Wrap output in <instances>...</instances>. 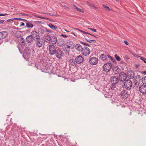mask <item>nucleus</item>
I'll return each mask as SVG.
<instances>
[{
	"label": "nucleus",
	"mask_w": 146,
	"mask_h": 146,
	"mask_svg": "<svg viewBox=\"0 0 146 146\" xmlns=\"http://www.w3.org/2000/svg\"><path fill=\"white\" fill-rule=\"evenodd\" d=\"M139 85V83L138 82H135L134 83V87L135 88H137L138 87V86Z\"/></svg>",
	"instance_id": "obj_37"
},
{
	"label": "nucleus",
	"mask_w": 146,
	"mask_h": 146,
	"mask_svg": "<svg viewBox=\"0 0 146 146\" xmlns=\"http://www.w3.org/2000/svg\"><path fill=\"white\" fill-rule=\"evenodd\" d=\"M114 57L115 58L116 60L118 61H120L121 60L120 58L118 55L115 54L114 55Z\"/></svg>",
	"instance_id": "obj_32"
},
{
	"label": "nucleus",
	"mask_w": 146,
	"mask_h": 146,
	"mask_svg": "<svg viewBox=\"0 0 146 146\" xmlns=\"http://www.w3.org/2000/svg\"><path fill=\"white\" fill-rule=\"evenodd\" d=\"M139 90L141 93L145 94L146 93V85L142 84L139 87Z\"/></svg>",
	"instance_id": "obj_15"
},
{
	"label": "nucleus",
	"mask_w": 146,
	"mask_h": 146,
	"mask_svg": "<svg viewBox=\"0 0 146 146\" xmlns=\"http://www.w3.org/2000/svg\"><path fill=\"white\" fill-rule=\"evenodd\" d=\"M7 15V14L6 13H5V14L0 13V16H5L6 15Z\"/></svg>",
	"instance_id": "obj_54"
},
{
	"label": "nucleus",
	"mask_w": 146,
	"mask_h": 146,
	"mask_svg": "<svg viewBox=\"0 0 146 146\" xmlns=\"http://www.w3.org/2000/svg\"><path fill=\"white\" fill-rule=\"evenodd\" d=\"M138 57L140 58V60H142L146 64V58L140 56H139Z\"/></svg>",
	"instance_id": "obj_36"
},
{
	"label": "nucleus",
	"mask_w": 146,
	"mask_h": 146,
	"mask_svg": "<svg viewBox=\"0 0 146 146\" xmlns=\"http://www.w3.org/2000/svg\"><path fill=\"white\" fill-rule=\"evenodd\" d=\"M49 15L51 16H56V15L55 14H52L51 13H49Z\"/></svg>",
	"instance_id": "obj_53"
},
{
	"label": "nucleus",
	"mask_w": 146,
	"mask_h": 146,
	"mask_svg": "<svg viewBox=\"0 0 146 146\" xmlns=\"http://www.w3.org/2000/svg\"><path fill=\"white\" fill-rule=\"evenodd\" d=\"M32 36V37L33 38L34 40H36V39L38 38L39 37H40L39 34L36 31H32L31 33Z\"/></svg>",
	"instance_id": "obj_9"
},
{
	"label": "nucleus",
	"mask_w": 146,
	"mask_h": 146,
	"mask_svg": "<svg viewBox=\"0 0 146 146\" xmlns=\"http://www.w3.org/2000/svg\"><path fill=\"white\" fill-rule=\"evenodd\" d=\"M127 75L129 76V79L130 80L134 77V72L132 70H130L127 72Z\"/></svg>",
	"instance_id": "obj_16"
},
{
	"label": "nucleus",
	"mask_w": 146,
	"mask_h": 146,
	"mask_svg": "<svg viewBox=\"0 0 146 146\" xmlns=\"http://www.w3.org/2000/svg\"><path fill=\"white\" fill-rule=\"evenodd\" d=\"M58 36L56 34H50L48 33L43 36V38L46 42L49 43L54 45L58 42L57 36Z\"/></svg>",
	"instance_id": "obj_2"
},
{
	"label": "nucleus",
	"mask_w": 146,
	"mask_h": 146,
	"mask_svg": "<svg viewBox=\"0 0 146 146\" xmlns=\"http://www.w3.org/2000/svg\"><path fill=\"white\" fill-rule=\"evenodd\" d=\"M125 57L127 59H130V58L127 55H125Z\"/></svg>",
	"instance_id": "obj_61"
},
{
	"label": "nucleus",
	"mask_w": 146,
	"mask_h": 146,
	"mask_svg": "<svg viewBox=\"0 0 146 146\" xmlns=\"http://www.w3.org/2000/svg\"><path fill=\"white\" fill-rule=\"evenodd\" d=\"M17 18V20H21V21H27L26 20V19H22V18Z\"/></svg>",
	"instance_id": "obj_49"
},
{
	"label": "nucleus",
	"mask_w": 146,
	"mask_h": 146,
	"mask_svg": "<svg viewBox=\"0 0 146 146\" xmlns=\"http://www.w3.org/2000/svg\"><path fill=\"white\" fill-rule=\"evenodd\" d=\"M76 29V30L79 31L80 32H82V33H83L84 34H88V35L89 34V33L88 32H85L84 31L80 30V29Z\"/></svg>",
	"instance_id": "obj_33"
},
{
	"label": "nucleus",
	"mask_w": 146,
	"mask_h": 146,
	"mask_svg": "<svg viewBox=\"0 0 146 146\" xmlns=\"http://www.w3.org/2000/svg\"><path fill=\"white\" fill-rule=\"evenodd\" d=\"M19 15H23V16H28V15L27 14H25V13H19Z\"/></svg>",
	"instance_id": "obj_43"
},
{
	"label": "nucleus",
	"mask_w": 146,
	"mask_h": 146,
	"mask_svg": "<svg viewBox=\"0 0 146 146\" xmlns=\"http://www.w3.org/2000/svg\"><path fill=\"white\" fill-rule=\"evenodd\" d=\"M56 43L60 46H62L64 44V42L62 40L58 41V42Z\"/></svg>",
	"instance_id": "obj_28"
},
{
	"label": "nucleus",
	"mask_w": 146,
	"mask_h": 146,
	"mask_svg": "<svg viewBox=\"0 0 146 146\" xmlns=\"http://www.w3.org/2000/svg\"><path fill=\"white\" fill-rule=\"evenodd\" d=\"M17 33H18V35H15V37L16 38L17 40H18V39H19V38H21V37H23L21 34L19 35V33H21V31H18L17 32Z\"/></svg>",
	"instance_id": "obj_25"
},
{
	"label": "nucleus",
	"mask_w": 146,
	"mask_h": 146,
	"mask_svg": "<svg viewBox=\"0 0 146 146\" xmlns=\"http://www.w3.org/2000/svg\"><path fill=\"white\" fill-rule=\"evenodd\" d=\"M74 57L72 58L71 59H70L69 60V63L70 65L74 67H77L78 65L76 62L75 60Z\"/></svg>",
	"instance_id": "obj_11"
},
{
	"label": "nucleus",
	"mask_w": 146,
	"mask_h": 146,
	"mask_svg": "<svg viewBox=\"0 0 146 146\" xmlns=\"http://www.w3.org/2000/svg\"><path fill=\"white\" fill-rule=\"evenodd\" d=\"M80 42H81V43L82 44H83L84 45V47H86V43H85L84 42H82V41H80Z\"/></svg>",
	"instance_id": "obj_51"
},
{
	"label": "nucleus",
	"mask_w": 146,
	"mask_h": 146,
	"mask_svg": "<svg viewBox=\"0 0 146 146\" xmlns=\"http://www.w3.org/2000/svg\"><path fill=\"white\" fill-rule=\"evenodd\" d=\"M48 26L53 30L56 29L57 27L55 25H53L52 23H49L48 25Z\"/></svg>",
	"instance_id": "obj_24"
},
{
	"label": "nucleus",
	"mask_w": 146,
	"mask_h": 146,
	"mask_svg": "<svg viewBox=\"0 0 146 146\" xmlns=\"http://www.w3.org/2000/svg\"><path fill=\"white\" fill-rule=\"evenodd\" d=\"M73 44V46L72 47H75L77 51H81L82 52L83 48L81 45L78 44H76L74 43Z\"/></svg>",
	"instance_id": "obj_17"
},
{
	"label": "nucleus",
	"mask_w": 146,
	"mask_h": 146,
	"mask_svg": "<svg viewBox=\"0 0 146 146\" xmlns=\"http://www.w3.org/2000/svg\"><path fill=\"white\" fill-rule=\"evenodd\" d=\"M93 8L94 9H96H96H98V8L97 7H96V6H95L94 5V7H93Z\"/></svg>",
	"instance_id": "obj_63"
},
{
	"label": "nucleus",
	"mask_w": 146,
	"mask_h": 146,
	"mask_svg": "<svg viewBox=\"0 0 146 146\" xmlns=\"http://www.w3.org/2000/svg\"><path fill=\"white\" fill-rule=\"evenodd\" d=\"M48 50L50 55H55L56 56L58 59L61 58L62 56L63 52L59 48L56 47L55 45L53 44L49 45Z\"/></svg>",
	"instance_id": "obj_1"
},
{
	"label": "nucleus",
	"mask_w": 146,
	"mask_h": 146,
	"mask_svg": "<svg viewBox=\"0 0 146 146\" xmlns=\"http://www.w3.org/2000/svg\"><path fill=\"white\" fill-rule=\"evenodd\" d=\"M38 33L42 36H44L46 34H48V33H46V28L43 26H41L40 28H38Z\"/></svg>",
	"instance_id": "obj_6"
},
{
	"label": "nucleus",
	"mask_w": 146,
	"mask_h": 146,
	"mask_svg": "<svg viewBox=\"0 0 146 146\" xmlns=\"http://www.w3.org/2000/svg\"><path fill=\"white\" fill-rule=\"evenodd\" d=\"M102 5L106 9V10H111L110 9V8L108 6L104 5V4H103Z\"/></svg>",
	"instance_id": "obj_38"
},
{
	"label": "nucleus",
	"mask_w": 146,
	"mask_h": 146,
	"mask_svg": "<svg viewBox=\"0 0 146 146\" xmlns=\"http://www.w3.org/2000/svg\"><path fill=\"white\" fill-rule=\"evenodd\" d=\"M46 32H49L50 33H52H52H54L53 31H52L48 29L47 28H46Z\"/></svg>",
	"instance_id": "obj_41"
},
{
	"label": "nucleus",
	"mask_w": 146,
	"mask_h": 146,
	"mask_svg": "<svg viewBox=\"0 0 146 146\" xmlns=\"http://www.w3.org/2000/svg\"><path fill=\"white\" fill-rule=\"evenodd\" d=\"M21 39L22 40L21 42V43H20V45L21 46V47L23 48L25 46V40L23 37H21Z\"/></svg>",
	"instance_id": "obj_26"
},
{
	"label": "nucleus",
	"mask_w": 146,
	"mask_h": 146,
	"mask_svg": "<svg viewBox=\"0 0 146 146\" xmlns=\"http://www.w3.org/2000/svg\"><path fill=\"white\" fill-rule=\"evenodd\" d=\"M112 64L111 63H106L103 66V70L106 72H109L112 68Z\"/></svg>",
	"instance_id": "obj_4"
},
{
	"label": "nucleus",
	"mask_w": 146,
	"mask_h": 146,
	"mask_svg": "<svg viewBox=\"0 0 146 146\" xmlns=\"http://www.w3.org/2000/svg\"><path fill=\"white\" fill-rule=\"evenodd\" d=\"M89 62L92 65H96L98 63V59L96 57H92L90 59Z\"/></svg>",
	"instance_id": "obj_14"
},
{
	"label": "nucleus",
	"mask_w": 146,
	"mask_h": 146,
	"mask_svg": "<svg viewBox=\"0 0 146 146\" xmlns=\"http://www.w3.org/2000/svg\"><path fill=\"white\" fill-rule=\"evenodd\" d=\"M60 36L63 37L64 38H67V37H68V35H64V34H61V35H60Z\"/></svg>",
	"instance_id": "obj_46"
},
{
	"label": "nucleus",
	"mask_w": 146,
	"mask_h": 146,
	"mask_svg": "<svg viewBox=\"0 0 146 146\" xmlns=\"http://www.w3.org/2000/svg\"><path fill=\"white\" fill-rule=\"evenodd\" d=\"M127 75L125 72H121L119 74V79L120 81L123 82L127 80Z\"/></svg>",
	"instance_id": "obj_7"
},
{
	"label": "nucleus",
	"mask_w": 146,
	"mask_h": 146,
	"mask_svg": "<svg viewBox=\"0 0 146 146\" xmlns=\"http://www.w3.org/2000/svg\"><path fill=\"white\" fill-rule=\"evenodd\" d=\"M5 20H0V24L2 23H3V22H4Z\"/></svg>",
	"instance_id": "obj_59"
},
{
	"label": "nucleus",
	"mask_w": 146,
	"mask_h": 146,
	"mask_svg": "<svg viewBox=\"0 0 146 146\" xmlns=\"http://www.w3.org/2000/svg\"><path fill=\"white\" fill-rule=\"evenodd\" d=\"M49 68L48 66L46 65L43 67L42 68H40V70H42V72H47V71Z\"/></svg>",
	"instance_id": "obj_22"
},
{
	"label": "nucleus",
	"mask_w": 146,
	"mask_h": 146,
	"mask_svg": "<svg viewBox=\"0 0 146 146\" xmlns=\"http://www.w3.org/2000/svg\"><path fill=\"white\" fill-rule=\"evenodd\" d=\"M21 24L20 25V27L23 26H25V23H24L21 22Z\"/></svg>",
	"instance_id": "obj_57"
},
{
	"label": "nucleus",
	"mask_w": 146,
	"mask_h": 146,
	"mask_svg": "<svg viewBox=\"0 0 146 146\" xmlns=\"http://www.w3.org/2000/svg\"><path fill=\"white\" fill-rule=\"evenodd\" d=\"M135 78L136 79H137V78L139 79V82H140V81L141 80L140 79V77L139 75H137L136 76H135Z\"/></svg>",
	"instance_id": "obj_45"
},
{
	"label": "nucleus",
	"mask_w": 146,
	"mask_h": 146,
	"mask_svg": "<svg viewBox=\"0 0 146 146\" xmlns=\"http://www.w3.org/2000/svg\"><path fill=\"white\" fill-rule=\"evenodd\" d=\"M34 25L30 22L28 21L26 23V27L28 28H32Z\"/></svg>",
	"instance_id": "obj_23"
},
{
	"label": "nucleus",
	"mask_w": 146,
	"mask_h": 146,
	"mask_svg": "<svg viewBox=\"0 0 146 146\" xmlns=\"http://www.w3.org/2000/svg\"><path fill=\"white\" fill-rule=\"evenodd\" d=\"M107 94H108V95L107 94H105V97L107 98H111L112 95V93H108Z\"/></svg>",
	"instance_id": "obj_30"
},
{
	"label": "nucleus",
	"mask_w": 146,
	"mask_h": 146,
	"mask_svg": "<svg viewBox=\"0 0 146 146\" xmlns=\"http://www.w3.org/2000/svg\"><path fill=\"white\" fill-rule=\"evenodd\" d=\"M26 40L27 42L30 43L33 42L34 40L31 35L27 37L26 38Z\"/></svg>",
	"instance_id": "obj_20"
},
{
	"label": "nucleus",
	"mask_w": 146,
	"mask_h": 146,
	"mask_svg": "<svg viewBox=\"0 0 146 146\" xmlns=\"http://www.w3.org/2000/svg\"><path fill=\"white\" fill-rule=\"evenodd\" d=\"M17 40L19 43L20 44V43H21V42L22 40V39H21V37L20 38H19V39H18V40Z\"/></svg>",
	"instance_id": "obj_48"
},
{
	"label": "nucleus",
	"mask_w": 146,
	"mask_h": 146,
	"mask_svg": "<svg viewBox=\"0 0 146 146\" xmlns=\"http://www.w3.org/2000/svg\"><path fill=\"white\" fill-rule=\"evenodd\" d=\"M121 96L123 98L125 99L127 98L129 96V94L128 91L125 90H123L120 93Z\"/></svg>",
	"instance_id": "obj_10"
},
{
	"label": "nucleus",
	"mask_w": 146,
	"mask_h": 146,
	"mask_svg": "<svg viewBox=\"0 0 146 146\" xmlns=\"http://www.w3.org/2000/svg\"><path fill=\"white\" fill-rule=\"evenodd\" d=\"M7 35V32L6 31L0 32V40L5 38Z\"/></svg>",
	"instance_id": "obj_18"
},
{
	"label": "nucleus",
	"mask_w": 146,
	"mask_h": 146,
	"mask_svg": "<svg viewBox=\"0 0 146 146\" xmlns=\"http://www.w3.org/2000/svg\"><path fill=\"white\" fill-rule=\"evenodd\" d=\"M111 82L112 85L111 86H115L118 82L119 79L117 76H113L111 78Z\"/></svg>",
	"instance_id": "obj_8"
},
{
	"label": "nucleus",
	"mask_w": 146,
	"mask_h": 146,
	"mask_svg": "<svg viewBox=\"0 0 146 146\" xmlns=\"http://www.w3.org/2000/svg\"><path fill=\"white\" fill-rule=\"evenodd\" d=\"M90 6V7H94V5H93V4H91V3H89V4H88Z\"/></svg>",
	"instance_id": "obj_58"
},
{
	"label": "nucleus",
	"mask_w": 146,
	"mask_h": 146,
	"mask_svg": "<svg viewBox=\"0 0 146 146\" xmlns=\"http://www.w3.org/2000/svg\"><path fill=\"white\" fill-rule=\"evenodd\" d=\"M100 58L104 61H106L107 59V56L106 54H101L100 55Z\"/></svg>",
	"instance_id": "obj_21"
},
{
	"label": "nucleus",
	"mask_w": 146,
	"mask_h": 146,
	"mask_svg": "<svg viewBox=\"0 0 146 146\" xmlns=\"http://www.w3.org/2000/svg\"><path fill=\"white\" fill-rule=\"evenodd\" d=\"M88 29H89L90 30H91L92 31L94 32H97V31L96 29H94L93 28H88Z\"/></svg>",
	"instance_id": "obj_44"
},
{
	"label": "nucleus",
	"mask_w": 146,
	"mask_h": 146,
	"mask_svg": "<svg viewBox=\"0 0 146 146\" xmlns=\"http://www.w3.org/2000/svg\"><path fill=\"white\" fill-rule=\"evenodd\" d=\"M82 52L84 55L87 56L90 54V50L87 47H84Z\"/></svg>",
	"instance_id": "obj_12"
},
{
	"label": "nucleus",
	"mask_w": 146,
	"mask_h": 146,
	"mask_svg": "<svg viewBox=\"0 0 146 146\" xmlns=\"http://www.w3.org/2000/svg\"><path fill=\"white\" fill-rule=\"evenodd\" d=\"M36 39L35 41L36 45L39 47H42L44 43L43 39L40 37Z\"/></svg>",
	"instance_id": "obj_5"
},
{
	"label": "nucleus",
	"mask_w": 146,
	"mask_h": 146,
	"mask_svg": "<svg viewBox=\"0 0 146 146\" xmlns=\"http://www.w3.org/2000/svg\"><path fill=\"white\" fill-rule=\"evenodd\" d=\"M23 129L22 127L19 126L17 127V130L18 131H20L22 130Z\"/></svg>",
	"instance_id": "obj_39"
},
{
	"label": "nucleus",
	"mask_w": 146,
	"mask_h": 146,
	"mask_svg": "<svg viewBox=\"0 0 146 146\" xmlns=\"http://www.w3.org/2000/svg\"><path fill=\"white\" fill-rule=\"evenodd\" d=\"M17 18H12L9 19H8L6 21H5V22H11V21H14L15 20H17Z\"/></svg>",
	"instance_id": "obj_35"
},
{
	"label": "nucleus",
	"mask_w": 146,
	"mask_h": 146,
	"mask_svg": "<svg viewBox=\"0 0 146 146\" xmlns=\"http://www.w3.org/2000/svg\"><path fill=\"white\" fill-rule=\"evenodd\" d=\"M31 53V50L28 47H25L23 56H28Z\"/></svg>",
	"instance_id": "obj_19"
},
{
	"label": "nucleus",
	"mask_w": 146,
	"mask_h": 146,
	"mask_svg": "<svg viewBox=\"0 0 146 146\" xmlns=\"http://www.w3.org/2000/svg\"><path fill=\"white\" fill-rule=\"evenodd\" d=\"M124 42L125 44H126V45H128V44H129V42H128V41H127V40H125V41H124Z\"/></svg>",
	"instance_id": "obj_55"
},
{
	"label": "nucleus",
	"mask_w": 146,
	"mask_h": 146,
	"mask_svg": "<svg viewBox=\"0 0 146 146\" xmlns=\"http://www.w3.org/2000/svg\"><path fill=\"white\" fill-rule=\"evenodd\" d=\"M135 66L136 68H138L139 66L140 65L139 64H135Z\"/></svg>",
	"instance_id": "obj_62"
},
{
	"label": "nucleus",
	"mask_w": 146,
	"mask_h": 146,
	"mask_svg": "<svg viewBox=\"0 0 146 146\" xmlns=\"http://www.w3.org/2000/svg\"><path fill=\"white\" fill-rule=\"evenodd\" d=\"M141 73L142 74H144V75H146V71H142Z\"/></svg>",
	"instance_id": "obj_60"
},
{
	"label": "nucleus",
	"mask_w": 146,
	"mask_h": 146,
	"mask_svg": "<svg viewBox=\"0 0 146 146\" xmlns=\"http://www.w3.org/2000/svg\"><path fill=\"white\" fill-rule=\"evenodd\" d=\"M34 16L38 18H40V19H46V20H48L50 21V19H49V18H46V17H42L39 16L37 15H35Z\"/></svg>",
	"instance_id": "obj_29"
},
{
	"label": "nucleus",
	"mask_w": 146,
	"mask_h": 146,
	"mask_svg": "<svg viewBox=\"0 0 146 146\" xmlns=\"http://www.w3.org/2000/svg\"><path fill=\"white\" fill-rule=\"evenodd\" d=\"M113 70L118 71L119 70V69L117 66H115L114 68L113 69Z\"/></svg>",
	"instance_id": "obj_42"
},
{
	"label": "nucleus",
	"mask_w": 146,
	"mask_h": 146,
	"mask_svg": "<svg viewBox=\"0 0 146 146\" xmlns=\"http://www.w3.org/2000/svg\"><path fill=\"white\" fill-rule=\"evenodd\" d=\"M75 60H76V63L78 64L82 63L84 61V58L82 56L80 55H79L76 58H74Z\"/></svg>",
	"instance_id": "obj_13"
},
{
	"label": "nucleus",
	"mask_w": 146,
	"mask_h": 146,
	"mask_svg": "<svg viewBox=\"0 0 146 146\" xmlns=\"http://www.w3.org/2000/svg\"><path fill=\"white\" fill-rule=\"evenodd\" d=\"M132 83L130 80L127 79L124 81V83L122 85L123 88H125L128 90H130L132 87Z\"/></svg>",
	"instance_id": "obj_3"
},
{
	"label": "nucleus",
	"mask_w": 146,
	"mask_h": 146,
	"mask_svg": "<svg viewBox=\"0 0 146 146\" xmlns=\"http://www.w3.org/2000/svg\"><path fill=\"white\" fill-rule=\"evenodd\" d=\"M78 11H79V12H81L82 13H84V11L83 10H82L81 9H80L79 8L78 9Z\"/></svg>",
	"instance_id": "obj_47"
},
{
	"label": "nucleus",
	"mask_w": 146,
	"mask_h": 146,
	"mask_svg": "<svg viewBox=\"0 0 146 146\" xmlns=\"http://www.w3.org/2000/svg\"><path fill=\"white\" fill-rule=\"evenodd\" d=\"M35 66L37 68V69H39L40 70V68H42L39 65H38L36 66V65H35Z\"/></svg>",
	"instance_id": "obj_50"
},
{
	"label": "nucleus",
	"mask_w": 146,
	"mask_h": 146,
	"mask_svg": "<svg viewBox=\"0 0 146 146\" xmlns=\"http://www.w3.org/2000/svg\"><path fill=\"white\" fill-rule=\"evenodd\" d=\"M34 23L36 24H39L40 25H41L43 23L42 21H35Z\"/></svg>",
	"instance_id": "obj_34"
},
{
	"label": "nucleus",
	"mask_w": 146,
	"mask_h": 146,
	"mask_svg": "<svg viewBox=\"0 0 146 146\" xmlns=\"http://www.w3.org/2000/svg\"><path fill=\"white\" fill-rule=\"evenodd\" d=\"M85 39L87 41V42H89L90 43H91V42L92 41V40H88L87 39H86V38H85Z\"/></svg>",
	"instance_id": "obj_56"
},
{
	"label": "nucleus",
	"mask_w": 146,
	"mask_h": 146,
	"mask_svg": "<svg viewBox=\"0 0 146 146\" xmlns=\"http://www.w3.org/2000/svg\"><path fill=\"white\" fill-rule=\"evenodd\" d=\"M107 56L108 58H110L111 60L113 62L115 63H117V62L116 61L115 59L112 57L111 56H110V55H108Z\"/></svg>",
	"instance_id": "obj_27"
},
{
	"label": "nucleus",
	"mask_w": 146,
	"mask_h": 146,
	"mask_svg": "<svg viewBox=\"0 0 146 146\" xmlns=\"http://www.w3.org/2000/svg\"><path fill=\"white\" fill-rule=\"evenodd\" d=\"M142 82L144 84H146V76L143 77L142 78Z\"/></svg>",
	"instance_id": "obj_31"
},
{
	"label": "nucleus",
	"mask_w": 146,
	"mask_h": 146,
	"mask_svg": "<svg viewBox=\"0 0 146 146\" xmlns=\"http://www.w3.org/2000/svg\"><path fill=\"white\" fill-rule=\"evenodd\" d=\"M131 53L133 54V55L135 57H138L139 56H138V55L137 54H134L132 52H131Z\"/></svg>",
	"instance_id": "obj_52"
},
{
	"label": "nucleus",
	"mask_w": 146,
	"mask_h": 146,
	"mask_svg": "<svg viewBox=\"0 0 146 146\" xmlns=\"http://www.w3.org/2000/svg\"><path fill=\"white\" fill-rule=\"evenodd\" d=\"M92 41L93 43H96V41L95 40H92Z\"/></svg>",
	"instance_id": "obj_64"
},
{
	"label": "nucleus",
	"mask_w": 146,
	"mask_h": 146,
	"mask_svg": "<svg viewBox=\"0 0 146 146\" xmlns=\"http://www.w3.org/2000/svg\"><path fill=\"white\" fill-rule=\"evenodd\" d=\"M41 135H42V137H41L42 138L44 139H46L48 137L47 135L45 134Z\"/></svg>",
	"instance_id": "obj_40"
}]
</instances>
